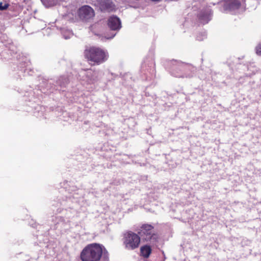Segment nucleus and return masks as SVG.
Listing matches in <instances>:
<instances>
[{"instance_id": "1", "label": "nucleus", "mask_w": 261, "mask_h": 261, "mask_svg": "<svg viewBox=\"0 0 261 261\" xmlns=\"http://www.w3.org/2000/svg\"><path fill=\"white\" fill-rule=\"evenodd\" d=\"M103 246L93 243L87 246L81 253L82 261H99L102 254H107Z\"/></svg>"}, {"instance_id": "2", "label": "nucleus", "mask_w": 261, "mask_h": 261, "mask_svg": "<svg viewBox=\"0 0 261 261\" xmlns=\"http://www.w3.org/2000/svg\"><path fill=\"white\" fill-rule=\"evenodd\" d=\"M85 55L90 61L99 64L107 60L108 53L103 49L96 47H91L85 50Z\"/></svg>"}, {"instance_id": "3", "label": "nucleus", "mask_w": 261, "mask_h": 261, "mask_svg": "<svg viewBox=\"0 0 261 261\" xmlns=\"http://www.w3.org/2000/svg\"><path fill=\"white\" fill-rule=\"evenodd\" d=\"M140 243L141 238L139 234L131 231L124 234L123 243L127 250H133L138 248Z\"/></svg>"}, {"instance_id": "4", "label": "nucleus", "mask_w": 261, "mask_h": 261, "mask_svg": "<svg viewBox=\"0 0 261 261\" xmlns=\"http://www.w3.org/2000/svg\"><path fill=\"white\" fill-rule=\"evenodd\" d=\"M137 232L146 241L154 243L157 240L158 236L154 232V227L151 225L143 224L137 229Z\"/></svg>"}, {"instance_id": "5", "label": "nucleus", "mask_w": 261, "mask_h": 261, "mask_svg": "<svg viewBox=\"0 0 261 261\" xmlns=\"http://www.w3.org/2000/svg\"><path fill=\"white\" fill-rule=\"evenodd\" d=\"M79 14L81 19L88 20L94 17V12L90 7L85 6L79 9Z\"/></svg>"}, {"instance_id": "6", "label": "nucleus", "mask_w": 261, "mask_h": 261, "mask_svg": "<svg viewBox=\"0 0 261 261\" xmlns=\"http://www.w3.org/2000/svg\"><path fill=\"white\" fill-rule=\"evenodd\" d=\"M222 5L224 11H234L241 7V3L238 0H227Z\"/></svg>"}, {"instance_id": "7", "label": "nucleus", "mask_w": 261, "mask_h": 261, "mask_svg": "<svg viewBox=\"0 0 261 261\" xmlns=\"http://www.w3.org/2000/svg\"><path fill=\"white\" fill-rule=\"evenodd\" d=\"M108 25L112 30H119L121 28V23L120 19L115 16L109 17L108 20Z\"/></svg>"}, {"instance_id": "8", "label": "nucleus", "mask_w": 261, "mask_h": 261, "mask_svg": "<svg viewBox=\"0 0 261 261\" xmlns=\"http://www.w3.org/2000/svg\"><path fill=\"white\" fill-rule=\"evenodd\" d=\"M152 252V249L150 245H145L140 248V255L145 258H147L150 256Z\"/></svg>"}, {"instance_id": "9", "label": "nucleus", "mask_w": 261, "mask_h": 261, "mask_svg": "<svg viewBox=\"0 0 261 261\" xmlns=\"http://www.w3.org/2000/svg\"><path fill=\"white\" fill-rule=\"evenodd\" d=\"M98 4L101 11H109L112 8V3L110 0H101Z\"/></svg>"}, {"instance_id": "10", "label": "nucleus", "mask_w": 261, "mask_h": 261, "mask_svg": "<svg viewBox=\"0 0 261 261\" xmlns=\"http://www.w3.org/2000/svg\"><path fill=\"white\" fill-rule=\"evenodd\" d=\"M211 12L210 11L205 14H201L199 16V19L203 24L207 23L211 19Z\"/></svg>"}, {"instance_id": "11", "label": "nucleus", "mask_w": 261, "mask_h": 261, "mask_svg": "<svg viewBox=\"0 0 261 261\" xmlns=\"http://www.w3.org/2000/svg\"><path fill=\"white\" fill-rule=\"evenodd\" d=\"M62 34L63 36H64V37L65 38V39H66L70 38L73 35V34L71 31H70L69 30H65V29L62 30Z\"/></svg>"}, {"instance_id": "12", "label": "nucleus", "mask_w": 261, "mask_h": 261, "mask_svg": "<svg viewBox=\"0 0 261 261\" xmlns=\"http://www.w3.org/2000/svg\"><path fill=\"white\" fill-rule=\"evenodd\" d=\"M9 6V4L7 3H0V10H6Z\"/></svg>"}, {"instance_id": "13", "label": "nucleus", "mask_w": 261, "mask_h": 261, "mask_svg": "<svg viewBox=\"0 0 261 261\" xmlns=\"http://www.w3.org/2000/svg\"><path fill=\"white\" fill-rule=\"evenodd\" d=\"M256 53L258 56H261V44H259L256 47Z\"/></svg>"}, {"instance_id": "14", "label": "nucleus", "mask_w": 261, "mask_h": 261, "mask_svg": "<svg viewBox=\"0 0 261 261\" xmlns=\"http://www.w3.org/2000/svg\"><path fill=\"white\" fill-rule=\"evenodd\" d=\"M43 5L47 8L53 5L51 3L46 2V0H41Z\"/></svg>"}, {"instance_id": "15", "label": "nucleus", "mask_w": 261, "mask_h": 261, "mask_svg": "<svg viewBox=\"0 0 261 261\" xmlns=\"http://www.w3.org/2000/svg\"><path fill=\"white\" fill-rule=\"evenodd\" d=\"M115 34L113 35L111 37H107V39H111L113 38L115 36Z\"/></svg>"}, {"instance_id": "16", "label": "nucleus", "mask_w": 261, "mask_h": 261, "mask_svg": "<svg viewBox=\"0 0 261 261\" xmlns=\"http://www.w3.org/2000/svg\"><path fill=\"white\" fill-rule=\"evenodd\" d=\"M174 75H175V76H180V75H179L175 74H174Z\"/></svg>"}]
</instances>
